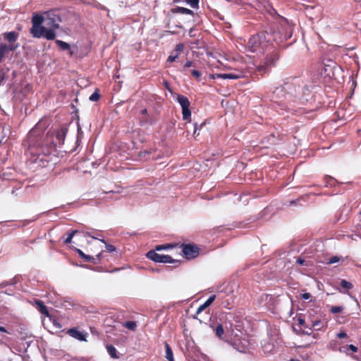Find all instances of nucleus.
<instances>
[{"label":"nucleus","mask_w":361,"mask_h":361,"mask_svg":"<svg viewBox=\"0 0 361 361\" xmlns=\"http://www.w3.org/2000/svg\"><path fill=\"white\" fill-rule=\"evenodd\" d=\"M66 133V128L45 132L40 128L39 123L37 124L27 136V153L30 161L40 166H45L51 154L56 152V146L63 144Z\"/></svg>","instance_id":"obj_1"},{"label":"nucleus","mask_w":361,"mask_h":361,"mask_svg":"<svg viewBox=\"0 0 361 361\" xmlns=\"http://www.w3.org/2000/svg\"><path fill=\"white\" fill-rule=\"evenodd\" d=\"M271 35L266 31L260 32L252 35L248 40L246 48L252 52L264 53L271 47Z\"/></svg>","instance_id":"obj_2"},{"label":"nucleus","mask_w":361,"mask_h":361,"mask_svg":"<svg viewBox=\"0 0 361 361\" xmlns=\"http://www.w3.org/2000/svg\"><path fill=\"white\" fill-rule=\"evenodd\" d=\"M279 57V51L277 49H273L271 52L267 54L264 61L257 67V71L261 73L262 75L269 73L271 67L275 66Z\"/></svg>","instance_id":"obj_3"},{"label":"nucleus","mask_w":361,"mask_h":361,"mask_svg":"<svg viewBox=\"0 0 361 361\" xmlns=\"http://www.w3.org/2000/svg\"><path fill=\"white\" fill-rule=\"evenodd\" d=\"M30 33L35 38L44 37L48 40H53L56 37V34L52 30H48L42 25L32 27Z\"/></svg>","instance_id":"obj_4"},{"label":"nucleus","mask_w":361,"mask_h":361,"mask_svg":"<svg viewBox=\"0 0 361 361\" xmlns=\"http://www.w3.org/2000/svg\"><path fill=\"white\" fill-rule=\"evenodd\" d=\"M146 256L148 259L159 263H177L180 264V261L173 259L170 255H160L156 252L155 250H149Z\"/></svg>","instance_id":"obj_5"},{"label":"nucleus","mask_w":361,"mask_h":361,"mask_svg":"<svg viewBox=\"0 0 361 361\" xmlns=\"http://www.w3.org/2000/svg\"><path fill=\"white\" fill-rule=\"evenodd\" d=\"M177 102L180 104L182 108L183 119L190 121L191 111L190 110V102L187 97L183 94H178L177 97Z\"/></svg>","instance_id":"obj_6"},{"label":"nucleus","mask_w":361,"mask_h":361,"mask_svg":"<svg viewBox=\"0 0 361 361\" xmlns=\"http://www.w3.org/2000/svg\"><path fill=\"white\" fill-rule=\"evenodd\" d=\"M296 92V87L290 82H286L280 87H277L274 94L278 97H286V94H294Z\"/></svg>","instance_id":"obj_7"},{"label":"nucleus","mask_w":361,"mask_h":361,"mask_svg":"<svg viewBox=\"0 0 361 361\" xmlns=\"http://www.w3.org/2000/svg\"><path fill=\"white\" fill-rule=\"evenodd\" d=\"M182 252L187 259L197 257L200 253V248L194 244H182Z\"/></svg>","instance_id":"obj_8"},{"label":"nucleus","mask_w":361,"mask_h":361,"mask_svg":"<svg viewBox=\"0 0 361 361\" xmlns=\"http://www.w3.org/2000/svg\"><path fill=\"white\" fill-rule=\"evenodd\" d=\"M66 334L71 337L80 341H87V337L88 334L85 331H80L78 328L73 327L67 330Z\"/></svg>","instance_id":"obj_9"},{"label":"nucleus","mask_w":361,"mask_h":361,"mask_svg":"<svg viewBox=\"0 0 361 361\" xmlns=\"http://www.w3.org/2000/svg\"><path fill=\"white\" fill-rule=\"evenodd\" d=\"M3 35L4 39L9 42L11 51H13L14 50H16L17 46L14 45V43L18 39V34L14 31H12L8 32H4Z\"/></svg>","instance_id":"obj_10"},{"label":"nucleus","mask_w":361,"mask_h":361,"mask_svg":"<svg viewBox=\"0 0 361 361\" xmlns=\"http://www.w3.org/2000/svg\"><path fill=\"white\" fill-rule=\"evenodd\" d=\"M329 63L324 64L323 72L329 77L334 75V69L336 68V63L331 60L328 61Z\"/></svg>","instance_id":"obj_11"},{"label":"nucleus","mask_w":361,"mask_h":361,"mask_svg":"<svg viewBox=\"0 0 361 361\" xmlns=\"http://www.w3.org/2000/svg\"><path fill=\"white\" fill-rule=\"evenodd\" d=\"M216 295H212L209 296V298L202 304L201 305L197 310L196 314H199L202 312H203L206 308H207L215 300Z\"/></svg>","instance_id":"obj_12"},{"label":"nucleus","mask_w":361,"mask_h":361,"mask_svg":"<svg viewBox=\"0 0 361 361\" xmlns=\"http://www.w3.org/2000/svg\"><path fill=\"white\" fill-rule=\"evenodd\" d=\"M35 303L36 305V307L38 310V311L42 314L47 317L49 316V311L47 310V307L44 305V302L40 300H35Z\"/></svg>","instance_id":"obj_13"},{"label":"nucleus","mask_w":361,"mask_h":361,"mask_svg":"<svg viewBox=\"0 0 361 361\" xmlns=\"http://www.w3.org/2000/svg\"><path fill=\"white\" fill-rule=\"evenodd\" d=\"M243 77V75L241 73H221L218 74L217 78L221 79H232V80H236L239 79Z\"/></svg>","instance_id":"obj_14"},{"label":"nucleus","mask_w":361,"mask_h":361,"mask_svg":"<svg viewBox=\"0 0 361 361\" xmlns=\"http://www.w3.org/2000/svg\"><path fill=\"white\" fill-rule=\"evenodd\" d=\"M172 12L173 13L194 16V12L192 10L180 6H177L176 8H173Z\"/></svg>","instance_id":"obj_15"},{"label":"nucleus","mask_w":361,"mask_h":361,"mask_svg":"<svg viewBox=\"0 0 361 361\" xmlns=\"http://www.w3.org/2000/svg\"><path fill=\"white\" fill-rule=\"evenodd\" d=\"M76 252H78L79 256L84 259V261L96 263L94 257L85 254L81 250L76 249Z\"/></svg>","instance_id":"obj_16"},{"label":"nucleus","mask_w":361,"mask_h":361,"mask_svg":"<svg viewBox=\"0 0 361 361\" xmlns=\"http://www.w3.org/2000/svg\"><path fill=\"white\" fill-rule=\"evenodd\" d=\"M180 1L185 2L192 8H198L200 0H173V3H178Z\"/></svg>","instance_id":"obj_17"},{"label":"nucleus","mask_w":361,"mask_h":361,"mask_svg":"<svg viewBox=\"0 0 361 361\" xmlns=\"http://www.w3.org/2000/svg\"><path fill=\"white\" fill-rule=\"evenodd\" d=\"M10 46L6 44H1L0 45V62H1L5 55L9 51Z\"/></svg>","instance_id":"obj_18"},{"label":"nucleus","mask_w":361,"mask_h":361,"mask_svg":"<svg viewBox=\"0 0 361 361\" xmlns=\"http://www.w3.org/2000/svg\"><path fill=\"white\" fill-rule=\"evenodd\" d=\"M165 348H166V358L168 361H175L173 358V353L171 348L169 344L165 343Z\"/></svg>","instance_id":"obj_19"},{"label":"nucleus","mask_w":361,"mask_h":361,"mask_svg":"<svg viewBox=\"0 0 361 361\" xmlns=\"http://www.w3.org/2000/svg\"><path fill=\"white\" fill-rule=\"evenodd\" d=\"M46 25L49 27V30H52L54 32L55 30L58 29L59 27V25L58 23H56L54 19L49 18L46 19Z\"/></svg>","instance_id":"obj_20"},{"label":"nucleus","mask_w":361,"mask_h":361,"mask_svg":"<svg viewBox=\"0 0 361 361\" xmlns=\"http://www.w3.org/2000/svg\"><path fill=\"white\" fill-rule=\"evenodd\" d=\"M44 21V18L39 15H35L32 18V27L39 26Z\"/></svg>","instance_id":"obj_21"},{"label":"nucleus","mask_w":361,"mask_h":361,"mask_svg":"<svg viewBox=\"0 0 361 361\" xmlns=\"http://www.w3.org/2000/svg\"><path fill=\"white\" fill-rule=\"evenodd\" d=\"M106 350L108 353L112 358L116 359L118 357V356L117 355V350L116 348L112 345H108L106 346Z\"/></svg>","instance_id":"obj_22"},{"label":"nucleus","mask_w":361,"mask_h":361,"mask_svg":"<svg viewBox=\"0 0 361 361\" xmlns=\"http://www.w3.org/2000/svg\"><path fill=\"white\" fill-rule=\"evenodd\" d=\"M123 326L131 331H135L137 328V324L134 321L126 322L123 323Z\"/></svg>","instance_id":"obj_23"},{"label":"nucleus","mask_w":361,"mask_h":361,"mask_svg":"<svg viewBox=\"0 0 361 361\" xmlns=\"http://www.w3.org/2000/svg\"><path fill=\"white\" fill-rule=\"evenodd\" d=\"M56 44L63 50H70L71 46L69 44L61 40H56Z\"/></svg>","instance_id":"obj_24"},{"label":"nucleus","mask_w":361,"mask_h":361,"mask_svg":"<svg viewBox=\"0 0 361 361\" xmlns=\"http://www.w3.org/2000/svg\"><path fill=\"white\" fill-rule=\"evenodd\" d=\"M214 331H215V334L216 336L221 338V336H223L224 334V328H223V326L222 324H219L214 329Z\"/></svg>","instance_id":"obj_25"},{"label":"nucleus","mask_w":361,"mask_h":361,"mask_svg":"<svg viewBox=\"0 0 361 361\" xmlns=\"http://www.w3.org/2000/svg\"><path fill=\"white\" fill-rule=\"evenodd\" d=\"M99 98H100L99 90L98 89H96L94 90V92L91 94V96L90 97L89 99L92 102H97L99 99Z\"/></svg>","instance_id":"obj_26"},{"label":"nucleus","mask_w":361,"mask_h":361,"mask_svg":"<svg viewBox=\"0 0 361 361\" xmlns=\"http://www.w3.org/2000/svg\"><path fill=\"white\" fill-rule=\"evenodd\" d=\"M78 233L77 230H73L70 233H68V235L66 238L64 240L65 244H69L71 243L73 237L75 235V233Z\"/></svg>","instance_id":"obj_27"},{"label":"nucleus","mask_w":361,"mask_h":361,"mask_svg":"<svg viewBox=\"0 0 361 361\" xmlns=\"http://www.w3.org/2000/svg\"><path fill=\"white\" fill-rule=\"evenodd\" d=\"M340 285H341V286L343 288H345V289H347V290L351 289L353 287V284L350 282H349V281H346L345 279H342L341 281Z\"/></svg>","instance_id":"obj_28"},{"label":"nucleus","mask_w":361,"mask_h":361,"mask_svg":"<svg viewBox=\"0 0 361 361\" xmlns=\"http://www.w3.org/2000/svg\"><path fill=\"white\" fill-rule=\"evenodd\" d=\"M184 49V44L182 43L178 44L176 45V47L174 49V52H176V54H177V56L180 54V53L183 51Z\"/></svg>","instance_id":"obj_29"},{"label":"nucleus","mask_w":361,"mask_h":361,"mask_svg":"<svg viewBox=\"0 0 361 361\" xmlns=\"http://www.w3.org/2000/svg\"><path fill=\"white\" fill-rule=\"evenodd\" d=\"M173 246L171 244L159 245H157L154 250H155V251H160V250H166V249L171 248Z\"/></svg>","instance_id":"obj_30"},{"label":"nucleus","mask_w":361,"mask_h":361,"mask_svg":"<svg viewBox=\"0 0 361 361\" xmlns=\"http://www.w3.org/2000/svg\"><path fill=\"white\" fill-rule=\"evenodd\" d=\"M343 308L342 306H332L330 309V312L333 314H338L343 311Z\"/></svg>","instance_id":"obj_31"},{"label":"nucleus","mask_w":361,"mask_h":361,"mask_svg":"<svg viewBox=\"0 0 361 361\" xmlns=\"http://www.w3.org/2000/svg\"><path fill=\"white\" fill-rule=\"evenodd\" d=\"M100 241L106 245V249L109 252L116 250V247L113 245L107 244L104 240H100Z\"/></svg>","instance_id":"obj_32"},{"label":"nucleus","mask_w":361,"mask_h":361,"mask_svg":"<svg viewBox=\"0 0 361 361\" xmlns=\"http://www.w3.org/2000/svg\"><path fill=\"white\" fill-rule=\"evenodd\" d=\"M308 197H309V195H302L300 198H298L295 200L290 201V204H296L300 200L305 201L308 199Z\"/></svg>","instance_id":"obj_33"},{"label":"nucleus","mask_w":361,"mask_h":361,"mask_svg":"<svg viewBox=\"0 0 361 361\" xmlns=\"http://www.w3.org/2000/svg\"><path fill=\"white\" fill-rule=\"evenodd\" d=\"M191 74L193 77H195L197 79H199L201 76V73L197 70L191 71Z\"/></svg>","instance_id":"obj_34"},{"label":"nucleus","mask_w":361,"mask_h":361,"mask_svg":"<svg viewBox=\"0 0 361 361\" xmlns=\"http://www.w3.org/2000/svg\"><path fill=\"white\" fill-rule=\"evenodd\" d=\"M177 58H178L177 54H176V56H173V52H171L167 59V61L172 63V62L175 61Z\"/></svg>","instance_id":"obj_35"},{"label":"nucleus","mask_w":361,"mask_h":361,"mask_svg":"<svg viewBox=\"0 0 361 361\" xmlns=\"http://www.w3.org/2000/svg\"><path fill=\"white\" fill-rule=\"evenodd\" d=\"M339 257H337V256H334L332 257H331L329 260V264H334V263H336L339 261Z\"/></svg>","instance_id":"obj_36"},{"label":"nucleus","mask_w":361,"mask_h":361,"mask_svg":"<svg viewBox=\"0 0 361 361\" xmlns=\"http://www.w3.org/2000/svg\"><path fill=\"white\" fill-rule=\"evenodd\" d=\"M311 294L309 293H305L301 295V298L303 300H308L311 298Z\"/></svg>","instance_id":"obj_37"},{"label":"nucleus","mask_w":361,"mask_h":361,"mask_svg":"<svg viewBox=\"0 0 361 361\" xmlns=\"http://www.w3.org/2000/svg\"><path fill=\"white\" fill-rule=\"evenodd\" d=\"M298 324H299L300 325H301V326H302L305 327V328H307V325H306V324H305V319H302V318H299V319H298Z\"/></svg>","instance_id":"obj_38"},{"label":"nucleus","mask_w":361,"mask_h":361,"mask_svg":"<svg viewBox=\"0 0 361 361\" xmlns=\"http://www.w3.org/2000/svg\"><path fill=\"white\" fill-rule=\"evenodd\" d=\"M320 324V321L317 320V321H315L312 323V327L314 328H316L317 329H320V327H319Z\"/></svg>","instance_id":"obj_39"},{"label":"nucleus","mask_w":361,"mask_h":361,"mask_svg":"<svg viewBox=\"0 0 361 361\" xmlns=\"http://www.w3.org/2000/svg\"><path fill=\"white\" fill-rule=\"evenodd\" d=\"M348 348L350 350H352L353 353H357V350H358V349H357V348L356 346H355L354 345H352V344L349 345L348 346Z\"/></svg>","instance_id":"obj_40"},{"label":"nucleus","mask_w":361,"mask_h":361,"mask_svg":"<svg viewBox=\"0 0 361 361\" xmlns=\"http://www.w3.org/2000/svg\"><path fill=\"white\" fill-rule=\"evenodd\" d=\"M337 336L338 338H344L345 337H347V334L344 331H341V332H339L338 334H337Z\"/></svg>","instance_id":"obj_41"},{"label":"nucleus","mask_w":361,"mask_h":361,"mask_svg":"<svg viewBox=\"0 0 361 361\" xmlns=\"http://www.w3.org/2000/svg\"><path fill=\"white\" fill-rule=\"evenodd\" d=\"M193 66V62L191 61H187L186 63L184 65L185 68H189Z\"/></svg>","instance_id":"obj_42"},{"label":"nucleus","mask_w":361,"mask_h":361,"mask_svg":"<svg viewBox=\"0 0 361 361\" xmlns=\"http://www.w3.org/2000/svg\"><path fill=\"white\" fill-rule=\"evenodd\" d=\"M0 331L3 333H8L6 329L1 326H0Z\"/></svg>","instance_id":"obj_43"},{"label":"nucleus","mask_w":361,"mask_h":361,"mask_svg":"<svg viewBox=\"0 0 361 361\" xmlns=\"http://www.w3.org/2000/svg\"><path fill=\"white\" fill-rule=\"evenodd\" d=\"M193 135H194L195 136H196V135H199V133H197V123H195V129H194Z\"/></svg>","instance_id":"obj_44"},{"label":"nucleus","mask_w":361,"mask_h":361,"mask_svg":"<svg viewBox=\"0 0 361 361\" xmlns=\"http://www.w3.org/2000/svg\"><path fill=\"white\" fill-rule=\"evenodd\" d=\"M297 263H298V264H299L302 265V264H304V263H305V260H304V259H298L297 260Z\"/></svg>","instance_id":"obj_45"},{"label":"nucleus","mask_w":361,"mask_h":361,"mask_svg":"<svg viewBox=\"0 0 361 361\" xmlns=\"http://www.w3.org/2000/svg\"><path fill=\"white\" fill-rule=\"evenodd\" d=\"M218 74H219V73H216V74H211V75H209V78H212V79L218 78H217Z\"/></svg>","instance_id":"obj_46"},{"label":"nucleus","mask_w":361,"mask_h":361,"mask_svg":"<svg viewBox=\"0 0 361 361\" xmlns=\"http://www.w3.org/2000/svg\"><path fill=\"white\" fill-rule=\"evenodd\" d=\"M141 114L142 115H147V109H144L141 111Z\"/></svg>","instance_id":"obj_47"},{"label":"nucleus","mask_w":361,"mask_h":361,"mask_svg":"<svg viewBox=\"0 0 361 361\" xmlns=\"http://www.w3.org/2000/svg\"><path fill=\"white\" fill-rule=\"evenodd\" d=\"M204 123H202L201 125H198L197 123V130H200L201 128H202V126H203Z\"/></svg>","instance_id":"obj_48"},{"label":"nucleus","mask_w":361,"mask_h":361,"mask_svg":"<svg viewBox=\"0 0 361 361\" xmlns=\"http://www.w3.org/2000/svg\"><path fill=\"white\" fill-rule=\"evenodd\" d=\"M101 256H102V252L99 253V254L97 255V258H98L99 259H101Z\"/></svg>","instance_id":"obj_49"},{"label":"nucleus","mask_w":361,"mask_h":361,"mask_svg":"<svg viewBox=\"0 0 361 361\" xmlns=\"http://www.w3.org/2000/svg\"><path fill=\"white\" fill-rule=\"evenodd\" d=\"M189 35L190 36H192V29H190V32H189Z\"/></svg>","instance_id":"obj_50"},{"label":"nucleus","mask_w":361,"mask_h":361,"mask_svg":"<svg viewBox=\"0 0 361 361\" xmlns=\"http://www.w3.org/2000/svg\"><path fill=\"white\" fill-rule=\"evenodd\" d=\"M142 120H143V121H145V122H146V123H148V122H149V121H148V119H147V118H142Z\"/></svg>","instance_id":"obj_51"},{"label":"nucleus","mask_w":361,"mask_h":361,"mask_svg":"<svg viewBox=\"0 0 361 361\" xmlns=\"http://www.w3.org/2000/svg\"><path fill=\"white\" fill-rule=\"evenodd\" d=\"M288 361H300V360H298V359H291V360H290Z\"/></svg>","instance_id":"obj_52"},{"label":"nucleus","mask_w":361,"mask_h":361,"mask_svg":"<svg viewBox=\"0 0 361 361\" xmlns=\"http://www.w3.org/2000/svg\"><path fill=\"white\" fill-rule=\"evenodd\" d=\"M305 334H307V335L310 334V333H309L308 331H306Z\"/></svg>","instance_id":"obj_53"},{"label":"nucleus","mask_w":361,"mask_h":361,"mask_svg":"<svg viewBox=\"0 0 361 361\" xmlns=\"http://www.w3.org/2000/svg\"><path fill=\"white\" fill-rule=\"evenodd\" d=\"M172 52H173V56H176V52H174V51H173Z\"/></svg>","instance_id":"obj_54"},{"label":"nucleus","mask_w":361,"mask_h":361,"mask_svg":"<svg viewBox=\"0 0 361 361\" xmlns=\"http://www.w3.org/2000/svg\"><path fill=\"white\" fill-rule=\"evenodd\" d=\"M360 215H361V210H360Z\"/></svg>","instance_id":"obj_55"}]
</instances>
